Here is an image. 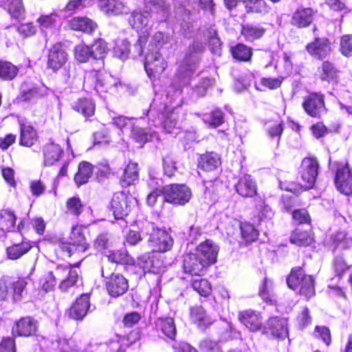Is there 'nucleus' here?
<instances>
[{"label":"nucleus","instance_id":"nucleus-1","mask_svg":"<svg viewBox=\"0 0 352 352\" xmlns=\"http://www.w3.org/2000/svg\"><path fill=\"white\" fill-rule=\"evenodd\" d=\"M203 50L204 45L198 41H194L189 46L183 63L176 74L179 87L187 85L189 82L190 76L199 61V55Z\"/></svg>","mask_w":352,"mask_h":352},{"label":"nucleus","instance_id":"nucleus-2","mask_svg":"<svg viewBox=\"0 0 352 352\" xmlns=\"http://www.w3.org/2000/svg\"><path fill=\"white\" fill-rule=\"evenodd\" d=\"M150 16L151 14L147 8H145L144 10L138 8L131 12L128 19L129 23L133 29L137 32H143V35L139 36L135 45L140 54H142L143 46L146 43L148 30L153 26Z\"/></svg>","mask_w":352,"mask_h":352},{"label":"nucleus","instance_id":"nucleus-3","mask_svg":"<svg viewBox=\"0 0 352 352\" xmlns=\"http://www.w3.org/2000/svg\"><path fill=\"white\" fill-rule=\"evenodd\" d=\"M85 229L82 226H73L69 235L68 245L63 247V251L69 257L74 256L78 260V263H80L85 258L83 254L89 248V244L85 236Z\"/></svg>","mask_w":352,"mask_h":352},{"label":"nucleus","instance_id":"nucleus-4","mask_svg":"<svg viewBox=\"0 0 352 352\" xmlns=\"http://www.w3.org/2000/svg\"><path fill=\"white\" fill-rule=\"evenodd\" d=\"M314 278L311 275H305L301 267H295L292 270L287 279L289 288L296 289L300 288L299 292L307 299L315 294Z\"/></svg>","mask_w":352,"mask_h":352},{"label":"nucleus","instance_id":"nucleus-5","mask_svg":"<svg viewBox=\"0 0 352 352\" xmlns=\"http://www.w3.org/2000/svg\"><path fill=\"white\" fill-rule=\"evenodd\" d=\"M78 264L76 262L71 265L70 267H59L56 270L57 276H64L58 286L62 292L72 291L73 289L82 285V278L79 275V270L75 268Z\"/></svg>","mask_w":352,"mask_h":352},{"label":"nucleus","instance_id":"nucleus-6","mask_svg":"<svg viewBox=\"0 0 352 352\" xmlns=\"http://www.w3.org/2000/svg\"><path fill=\"white\" fill-rule=\"evenodd\" d=\"M164 200L166 202L184 205L192 197L190 189L184 184H170L164 186Z\"/></svg>","mask_w":352,"mask_h":352},{"label":"nucleus","instance_id":"nucleus-7","mask_svg":"<svg viewBox=\"0 0 352 352\" xmlns=\"http://www.w3.org/2000/svg\"><path fill=\"white\" fill-rule=\"evenodd\" d=\"M168 262L162 254L156 252L146 253L138 258L137 264L146 272L159 274L164 272Z\"/></svg>","mask_w":352,"mask_h":352},{"label":"nucleus","instance_id":"nucleus-8","mask_svg":"<svg viewBox=\"0 0 352 352\" xmlns=\"http://www.w3.org/2000/svg\"><path fill=\"white\" fill-rule=\"evenodd\" d=\"M173 239L165 230L153 229L148 239V245L154 252H164L173 245Z\"/></svg>","mask_w":352,"mask_h":352},{"label":"nucleus","instance_id":"nucleus-9","mask_svg":"<svg viewBox=\"0 0 352 352\" xmlns=\"http://www.w3.org/2000/svg\"><path fill=\"white\" fill-rule=\"evenodd\" d=\"M334 183L336 189L341 193L346 195L352 194V170L348 163L338 166Z\"/></svg>","mask_w":352,"mask_h":352},{"label":"nucleus","instance_id":"nucleus-10","mask_svg":"<svg viewBox=\"0 0 352 352\" xmlns=\"http://www.w3.org/2000/svg\"><path fill=\"white\" fill-rule=\"evenodd\" d=\"M319 164L316 157H305L300 170V176L303 182L302 185L307 188H311L316 180L318 174Z\"/></svg>","mask_w":352,"mask_h":352},{"label":"nucleus","instance_id":"nucleus-11","mask_svg":"<svg viewBox=\"0 0 352 352\" xmlns=\"http://www.w3.org/2000/svg\"><path fill=\"white\" fill-rule=\"evenodd\" d=\"M85 79V82L88 84L91 82L95 84L94 89L97 92H107L117 83L116 79L112 76L95 70L87 74Z\"/></svg>","mask_w":352,"mask_h":352},{"label":"nucleus","instance_id":"nucleus-12","mask_svg":"<svg viewBox=\"0 0 352 352\" xmlns=\"http://www.w3.org/2000/svg\"><path fill=\"white\" fill-rule=\"evenodd\" d=\"M167 67V63L158 51L146 54L144 68L150 78H155L162 74Z\"/></svg>","mask_w":352,"mask_h":352},{"label":"nucleus","instance_id":"nucleus-13","mask_svg":"<svg viewBox=\"0 0 352 352\" xmlns=\"http://www.w3.org/2000/svg\"><path fill=\"white\" fill-rule=\"evenodd\" d=\"M151 14V20L155 23L166 21L170 16V6L162 0L151 1L146 6Z\"/></svg>","mask_w":352,"mask_h":352},{"label":"nucleus","instance_id":"nucleus-14","mask_svg":"<svg viewBox=\"0 0 352 352\" xmlns=\"http://www.w3.org/2000/svg\"><path fill=\"white\" fill-rule=\"evenodd\" d=\"M131 198L124 192L113 195L111 202V210L116 219H120L127 216L131 210Z\"/></svg>","mask_w":352,"mask_h":352},{"label":"nucleus","instance_id":"nucleus-15","mask_svg":"<svg viewBox=\"0 0 352 352\" xmlns=\"http://www.w3.org/2000/svg\"><path fill=\"white\" fill-rule=\"evenodd\" d=\"M305 111L312 117H320L325 112L323 96L318 94H311L302 103Z\"/></svg>","mask_w":352,"mask_h":352},{"label":"nucleus","instance_id":"nucleus-16","mask_svg":"<svg viewBox=\"0 0 352 352\" xmlns=\"http://www.w3.org/2000/svg\"><path fill=\"white\" fill-rule=\"evenodd\" d=\"M106 288L110 296L118 297L127 291L128 280L120 274H112L106 282Z\"/></svg>","mask_w":352,"mask_h":352},{"label":"nucleus","instance_id":"nucleus-17","mask_svg":"<svg viewBox=\"0 0 352 352\" xmlns=\"http://www.w3.org/2000/svg\"><path fill=\"white\" fill-rule=\"evenodd\" d=\"M183 267L186 273L201 276L208 265L195 252L184 256Z\"/></svg>","mask_w":352,"mask_h":352},{"label":"nucleus","instance_id":"nucleus-18","mask_svg":"<svg viewBox=\"0 0 352 352\" xmlns=\"http://www.w3.org/2000/svg\"><path fill=\"white\" fill-rule=\"evenodd\" d=\"M307 52L312 56L319 58H324L331 51V42L327 38H318L307 47Z\"/></svg>","mask_w":352,"mask_h":352},{"label":"nucleus","instance_id":"nucleus-19","mask_svg":"<svg viewBox=\"0 0 352 352\" xmlns=\"http://www.w3.org/2000/svg\"><path fill=\"white\" fill-rule=\"evenodd\" d=\"M315 12L310 8H300L292 14L291 24L298 28L309 26L314 21Z\"/></svg>","mask_w":352,"mask_h":352},{"label":"nucleus","instance_id":"nucleus-20","mask_svg":"<svg viewBox=\"0 0 352 352\" xmlns=\"http://www.w3.org/2000/svg\"><path fill=\"white\" fill-rule=\"evenodd\" d=\"M218 247L210 240L201 243L195 253L201 257L208 266L215 262L218 254Z\"/></svg>","mask_w":352,"mask_h":352},{"label":"nucleus","instance_id":"nucleus-21","mask_svg":"<svg viewBox=\"0 0 352 352\" xmlns=\"http://www.w3.org/2000/svg\"><path fill=\"white\" fill-rule=\"evenodd\" d=\"M239 319L250 331H256L262 326L260 313L253 310H245L239 314Z\"/></svg>","mask_w":352,"mask_h":352},{"label":"nucleus","instance_id":"nucleus-22","mask_svg":"<svg viewBox=\"0 0 352 352\" xmlns=\"http://www.w3.org/2000/svg\"><path fill=\"white\" fill-rule=\"evenodd\" d=\"M90 307L89 296L82 294L72 305L69 309V316L74 320H82Z\"/></svg>","mask_w":352,"mask_h":352},{"label":"nucleus","instance_id":"nucleus-23","mask_svg":"<svg viewBox=\"0 0 352 352\" xmlns=\"http://www.w3.org/2000/svg\"><path fill=\"white\" fill-rule=\"evenodd\" d=\"M236 192L242 197H252L256 193V184L249 175H245L240 177L235 185Z\"/></svg>","mask_w":352,"mask_h":352},{"label":"nucleus","instance_id":"nucleus-24","mask_svg":"<svg viewBox=\"0 0 352 352\" xmlns=\"http://www.w3.org/2000/svg\"><path fill=\"white\" fill-rule=\"evenodd\" d=\"M67 55L60 45H55L50 49L48 55V67L54 71L59 69L67 61Z\"/></svg>","mask_w":352,"mask_h":352},{"label":"nucleus","instance_id":"nucleus-25","mask_svg":"<svg viewBox=\"0 0 352 352\" xmlns=\"http://www.w3.org/2000/svg\"><path fill=\"white\" fill-rule=\"evenodd\" d=\"M287 322L285 318H271L267 322V329L274 337L284 339L288 336Z\"/></svg>","mask_w":352,"mask_h":352},{"label":"nucleus","instance_id":"nucleus-26","mask_svg":"<svg viewBox=\"0 0 352 352\" xmlns=\"http://www.w3.org/2000/svg\"><path fill=\"white\" fill-rule=\"evenodd\" d=\"M69 27L76 31L91 34L96 28V23L86 16L74 17L69 22Z\"/></svg>","mask_w":352,"mask_h":352},{"label":"nucleus","instance_id":"nucleus-27","mask_svg":"<svg viewBox=\"0 0 352 352\" xmlns=\"http://www.w3.org/2000/svg\"><path fill=\"white\" fill-rule=\"evenodd\" d=\"M36 322L30 317L21 318L13 328V332L20 336H29L36 331Z\"/></svg>","mask_w":352,"mask_h":352},{"label":"nucleus","instance_id":"nucleus-28","mask_svg":"<svg viewBox=\"0 0 352 352\" xmlns=\"http://www.w3.org/2000/svg\"><path fill=\"white\" fill-rule=\"evenodd\" d=\"M247 13H255L265 15L270 12L271 8L265 0H243Z\"/></svg>","mask_w":352,"mask_h":352},{"label":"nucleus","instance_id":"nucleus-29","mask_svg":"<svg viewBox=\"0 0 352 352\" xmlns=\"http://www.w3.org/2000/svg\"><path fill=\"white\" fill-rule=\"evenodd\" d=\"M220 164V157L212 152L201 155L199 160V167L208 171L217 168Z\"/></svg>","mask_w":352,"mask_h":352},{"label":"nucleus","instance_id":"nucleus-30","mask_svg":"<svg viewBox=\"0 0 352 352\" xmlns=\"http://www.w3.org/2000/svg\"><path fill=\"white\" fill-rule=\"evenodd\" d=\"M72 108L81 113L85 118L92 116L95 112V104L91 99H79L72 104Z\"/></svg>","mask_w":352,"mask_h":352},{"label":"nucleus","instance_id":"nucleus-31","mask_svg":"<svg viewBox=\"0 0 352 352\" xmlns=\"http://www.w3.org/2000/svg\"><path fill=\"white\" fill-rule=\"evenodd\" d=\"M31 245L28 241L16 243L7 248L6 252L8 258L16 260L21 258L31 249Z\"/></svg>","mask_w":352,"mask_h":352},{"label":"nucleus","instance_id":"nucleus-32","mask_svg":"<svg viewBox=\"0 0 352 352\" xmlns=\"http://www.w3.org/2000/svg\"><path fill=\"white\" fill-rule=\"evenodd\" d=\"M63 153L60 146L53 142L45 144V166L52 165L58 162Z\"/></svg>","mask_w":352,"mask_h":352},{"label":"nucleus","instance_id":"nucleus-33","mask_svg":"<svg viewBox=\"0 0 352 352\" xmlns=\"http://www.w3.org/2000/svg\"><path fill=\"white\" fill-rule=\"evenodd\" d=\"M16 216L13 211L2 210L0 211V230L10 232L15 228Z\"/></svg>","mask_w":352,"mask_h":352},{"label":"nucleus","instance_id":"nucleus-34","mask_svg":"<svg viewBox=\"0 0 352 352\" xmlns=\"http://www.w3.org/2000/svg\"><path fill=\"white\" fill-rule=\"evenodd\" d=\"M93 174V166L87 162H81L78 166V171L74 177L78 186L86 184Z\"/></svg>","mask_w":352,"mask_h":352},{"label":"nucleus","instance_id":"nucleus-35","mask_svg":"<svg viewBox=\"0 0 352 352\" xmlns=\"http://www.w3.org/2000/svg\"><path fill=\"white\" fill-rule=\"evenodd\" d=\"M36 140V132L30 125L21 124L20 142L25 146H31Z\"/></svg>","mask_w":352,"mask_h":352},{"label":"nucleus","instance_id":"nucleus-36","mask_svg":"<svg viewBox=\"0 0 352 352\" xmlns=\"http://www.w3.org/2000/svg\"><path fill=\"white\" fill-rule=\"evenodd\" d=\"M89 47L91 58L96 60H102L109 51L107 43L102 38L96 40Z\"/></svg>","mask_w":352,"mask_h":352},{"label":"nucleus","instance_id":"nucleus-37","mask_svg":"<svg viewBox=\"0 0 352 352\" xmlns=\"http://www.w3.org/2000/svg\"><path fill=\"white\" fill-rule=\"evenodd\" d=\"M19 72V68L9 61H0V78L5 80H13Z\"/></svg>","mask_w":352,"mask_h":352},{"label":"nucleus","instance_id":"nucleus-38","mask_svg":"<svg viewBox=\"0 0 352 352\" xmlns=\"http://www.w3.org/2000/svg\"><path fill=\"white\" fill-rule=\"evenodd\" d=\"M290 241L298 246H306L313 242V237L308 232L296 229L292 234Z\"/></svg>","mask_w":352,"mask_h":352},{"label":"nucleus","instance_id":"nucleus-39","mask_svg":"<svg viewBox=\"0 0 352 352\" xmlns=\"http://www.w3.org/2000/svg\"><path fill=\"white\" fill-rule=\"evenodd\" d=\"M131 134L134 140L140 144H144L153 138H157L155 132H147L146 129L138 126L133 127Z\"/></svg>","mask_w":352,"mask_h":352},{"label":"nucleus","instance_id":"nucleus-40","mask_svg":"<svg viewBox=\"0 0 352 352\" xmlns=\"http://www.w3.org/2000/svg\"><path fill=\"white\" fill-rule=\"evenodd\" d=\"M160 327L162 333L168 338L174 340L176 336V327L172 318H165L160 320Z\"/></svg>","mask_w":352,"mask_h":352},{"label":"nucleus","instance_id":"nucleus-41","mask_svg":"<svg viewBox=\"0 0 352 352\" xmlns=\"http://www.w3.org/2000/svg\"><path fill=\"white\" fill-rule=\"evenodd\" d=\"M109 261L112 263L121 264H132L133 258L125 250L109 251L107 255Z\"/></svg>","mask_w":352,"mask_h":352},{"label":"nucleus","instance_id":"nucleus-42","mask_svg":"<svg viewBox=\"0 0 352 352\" xmlns=\"http://www.w3.org/2000/svg\"><path fill=\"white\" fill-rule=\"evenodd\" d=\"M41 97V94L37 87L25 88L21 87L20 94L17 96L18 102L34 101Z\"/></svg>","mask_w":352,"mask_h":352},{"label":"nucleus","instance_id":"nucleus-43","mask_svg":"<svg viewBox=\"0 0 352 352\" xmlns=\"http://www.w3.org/2000/svg\"><path fill=\"white\" fill-rule=\"evenodd\" d=\"M5 4L12 17L19 19L23 16L24 7L22 0H6Z\"/></svg>","mask_w":352,"mask_h":352},{"label":"nucleus","instance_id":"nucleus-44","mask_svg":"<svg viewBox=\"0 0 352 352\" xmlns=\"http://www.w3.org/2000/svg\"><path fill=\"white\" fill-rule=\"evenodd\" d=\"M233 57L240 61H248L250 60L252 52L251 48L243 44H238L232 48Z\"/></svg>","mask_w":352,"mask_h":352},{"label":"nucleus","instance_id":"nucleus-45","mask_svg":"<svg viewBox=\"0 0 352 352\" xmlns=\"http://www.w3.org/2000/svg\"><path fill=\"white\" fill-rule=\"evenodd\" d=\"M82 340H79L76 346H72L74 341L72 340L63 339L58 341V347L62 352L74 351H87L88 348L82 344Z\"/></svg>","mask_w":352,"mask_h":352},{"label":"nucleus","instance_id":"nucleus-46","mask_svg":"<svg viewBox=\"0 0 352 352\" xmlns=\"http://www.w3.org/2000/svg\"><path fill=\"white\" fill-rule=\"evenodd\" d=\"M191 314L200 327L206 328L212 323V320L206 315V312L201 307L192 308Z\"/></svg>","mask_w":352,"mask_h":352},{"label":"nucleus","instance_id":"nucleus-47","mask_svg":"<svg viewBox=\"0 0 352 352\" xmlns=\"http://www.w3.org/2000/svg\"><path fill=\"white\" fill-rule=\"evenodd\" d=\"M103 10L109 14H119L124 12L126 8L121 0H107L103 6Z\"/></svg>","mask_w":352,"mask_h":352},{"label":"nucleus","instance_id":"nucleus-48","mask_svg":"<svg viewBox=\"0 0 352 352\" xmlns=\"http://www.w3.org/2000/svg\"><path fill=\"white\" fill-rule=\"evenodd\" d=\"M265 32V30L259 25H246L242 29V34L248 41H253L261 37Z\"/></svg>","mask_w":352,"mask_h":352},{"label":"nucleus","instance_id":"nucleus-49","mask_svg":"<svg viewBox=\"0 0 352 352\" xmlns=\"http://www.w3.org/2000/svg\"><path fill=\"white\" fill-rule=\"evenodd\" d=\"M192 287L201 296H208L211 292V286L208 280L197 278L192 281Z\"/></svg>","mask_w":352,"mask_h":352},{"label":"nucleus","instance_id":"nucleus-50","mask_svg":"<svg viewBox=\"0 0 352 352\" xmlns=\"http://www.w3.org/2000/svg\"><path fill=\"white\" fill-rule=\"evenodd\" d=\"M74 52L75 58L80 63H86L91 58L90 47L85 43L76 45Z\"/></svg>","mask_w":352,"mask_h":352},{"label":"nucleus","instance_id":"nucleus-51","mask_svg":"<svg viewBox=\"0 0 352 352\" xmlns=\"http://www.w3.org/2000/svg\"><path fill=\"white\" fill-rule=\"evenodd\" d=\"M138 164L130 162L124 169V173L123 175V182L127 186L131 185L138 179Z\"/></svg>","mask_w":352,"mask_h":352},{"label":"nucleus","instance_id":"nucleus-52","mask_svg":"<svg viewBox=\"0 0 352 352\" xmlns=\"http://www.w3.org/2000/svg\"><path fill=\"white\" fill-rule=\"evenodd\" d=\"M240 230L242 238L247 241H254L258 236V231L249 223H241Z\"/></svg>","mask_w":352,"mask_h":352},{"label":"nucleus","instance_id":"nucleus-53","mask_svg":"<svg viewBox=\"0 0 352 352\" xmlns=\"http://www.w3.org/2000/svg\"><path fill=\"white\" fill-rule=\"evenodd\" d=\"M206 36L212 53L220 54L221 42L217 36V31L212 28L208 30Z\"/></svg>","mask_w":352,"mask_h":352},{"label":"nucleus","instance_id":"nucleus-54","mask_svg":"<svg viewBox=\"0 0 352 352\" xmlns=\"http://www.w3.org/2000/svg\"><path fill=\"white\" fill-rule=\"evenodd\" d=\"M83 208V205L79 197H73L68 199L67 201V211L72 214L78 216L82 212Z\"/></svg>","mask_w":352,"mask_h":352},{"label":"nucleus","instance_id":"nucleus-55","mask_svg":"<svg viewBox=\"0 0 352 352\" xmlns=\"http://www.w3.org/2000/svg\"><path fill=\"white\" fill-rule=\"evenodd\" d=\"M340 51L344 56H352V34H344L340 38Z\"/></svg>","mask_w":352,"mask_h":352},{"label":"nucleus","instance_id":"nucleus-56","mask_svg":"<svg viewBox=\"0 0 352 352\" xmlns=\"http://www.w3.org/2000/svg\"><path fill=\"white\" fill-rule=\"evenodd\" d=\"M273 288L272 282L265 278L259 290L260 296L266 302L271 301L274 297Z\"/></svg>","mask_w":352,"mask_h":352},{"label":"nucleus","instance_id":"nucleus-57","mask_svg":"<svg viewBox=\"0 0 352 352\" xmlns=\"http://www.w3.org/2000/svg\"><path fill=\"white\" fill-rule=\"evenodd\" d=\"M314 336L317 338H321L329 346L331 343V333L329 328L324 326H317L314 331Z\"/></svg>","mask_w":352,"mask_h":352},{"label":"nucleus","instance_id":"nucleus-58","mask_svg":"<svg viewBox=\"0 0 352 352\" xmlns=\"http://www.w3.org/2000/svg\"><path fill=\"white\" fill-rule=\"evenodd\" d=\"M223 115L221 110L215 109L212 111L209 119H205V122L213 127H217L223 122Z\"/></svg>","mask_w":352,"mask_h":352},{"label":"nucleus","instance_id":"nucleus-59","mask_svg":"<svg viewBox=\"0 0 352 352\" xmlns=\"http://www.w3.org/2000/svg\"><path fill=\"white\" fill-rule=\"evenodd\" d=\"M163 166L164 173L168 176H171L173 174L176 167L171 154L168 153L163 157Z\"/></svg>","mask_w":352,"mask_h":352},{"label":"nucleus","instance_id":"nucleus-60","mask_svg":"<svg viewBox=\"0 0 352 352\" xmlns=\"http://www.w3.org/2000/svg\"><path fill=\"white\" fill-rule=\"evenodd\" d=\"M321 69L322 72L320 74V78L324 80L333 78L336 74V69L333 65L329 61L324 62Z\"/></svg>","mask_w":352,"mask_h":352},{"label":"nucleus","instance_id":"nucleus-61","mask_svg":"<svg viewBox=\"0 0 352 352\" xmlns=\"http://www.w3.org/2000/svg\"><path fill=\"white\" fill-rule=\"evenodd\" d=\"M282 82L283 78H263L260 85L270 89H275L281 85Z\"/></svg>","mask_w":352,"mask_h":352},{"label":"nucleus","instance_id":"nucleus-62","mask_svg":"<svg viewBox=\"0 0 352 352\" xmlns=\"http://www.w3.org/2000/svg\"><path fill=\"white\" fill-rule=\"evenodd\" d=\"M293 219L297 223L299 224L309 223L311 221L309 214L305 209L294 210L293 212Z\"/></svg>","mask_w":352,"mask_h":352},{"label":"nucleus","instance_id":"nucleus-63","mask_svg":"<svg viewBox=\"0 0 352 352\" xmlns=\"http://www.w3.org/2000/svg\"><path fill=\"white\" fill-rule=\"evenodd\" d=\"M0 352H16L15 342L12 338H5L0 343Z\"/></svg>","mask_w":352,"mask_h":352},{"label":"nucleus","instance_id":"nucleus-64","mask_svg":"<svg viewBox=\"0 0 352 352\" xmlns=\"http://www.w3.org/2000/svg\"><path fill=\"white\" fill-rule=\"evenodd\" d=\"M214 83V80L210 78H204L199 82V84L196 86L195 89V91L199 96H204L206 94V89L212 86Z\"/></svg>","mask_w":352,"mask_h":352}]
</instances>
